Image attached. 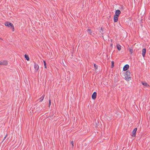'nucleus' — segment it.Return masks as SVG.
Returning a JSON list of instances; mask_svg holds the SVG:
<instances>
[{
    "mask_svg": "<svg viewBox=\"0 0 150 150\" xmlns=\"http://www.w3.org/2000/svg\"><path fill=\"white\" fill-rule=\"evenodd\" d=\"M130 72L129 71H127L125 75V79L127 81H129V79L131 78Z\"/></svg>",
    "mask_w": 150,
    "mask_h": 150,
    "instance_id": "f257e3e1",
    "label": "nucleus"
},
{
    "mask_svg": "<svg viewBox=\"0 0 150 150\" xmlns=\"http://www.w3.org/2000/svg\"><path fill=\"white\" fill-rule=\"evenodd\" d=\"M5 25L6 26H7L8 27H11L13 25L10 22L7 21L5 23Z\"/></svg>",
    "mask_w": 150,
    "mask_h": 150,
    "instance_id": "f03ea898",
    "label": "nucleus"
},
{
    "mask_svg": "<svg viewBox=\"0 0 150 150\" xmlns=\"http://www.w3.org/2000/svg\"><path fill=\"white\" fill-rule=\"evenodd\" d=\"M8 62L6 61H0V65H7Z\"/></svg>",
    "mask_w": 150,
    "mask_h": 150,
    "instance_id": "7ed1b4c3",
    "label": "nucleus"
},
{
    "mask_svg": "<svg viewBox=\"0 0 150 150\" xmlns=\"http://www.w3.org/2000/svg\"><path fill=\"white\" fill-rule=\"evenodd\" d=\"M137 128H135L133 130L132 132V136L133 137H134L136 136V132L137 131Z\"/></svg>",
    "mask_w": 150,
    "mask_h": 150,
    "instance_id": "20e7f679",
    "label": "nucleus"
},
{
    "mask_svg": "<svg viewBox=\"0 0 150 150\" xmlns=\"http://www.w3.org/2000/svg\"><path fill=\"white\" fill-rule=\"evenodd\" d=\"M34 68L36 70V71L38 72L39 69V66L37 64L35 63L34 64Z\"/></svg>",
    "mask_w": 150,
    "mask_h": 150,
    "instance_id": "39448f33",
    "label": "nucleus"
},
{
    "mask_svg": "<svg viewBox=\"0 0 150 150\" xmlns=\"http://www.w3.org/2000/svg\"><path fill=\"white\" fill-rule=\"evenodd\" d=\"M146 48H144L142 50V54L143 57H144L146 53Z\"/></svg>",
    "mask_w": 150,
    "mask_h": 150,
    "instance_id": "423d86ee",
    "label": "nucleus"
},
{
    "mask_svg": "<svg viewBox=\"0 0 150 150\" xmlns=\"http://www.w3.org/2000/svg\"><path fill=\"white\" fill-rule=\"evenodd\" d=\"M97 93L96 92H94L93 93L92 96V99L93 100H95L96 97Z\"/></svg>",
    "mask_w": 150,
    "mask_h": 150,
    "instance_id": "0eeeda50",
    "label": "nucleus"
},
{
    "mask_svg": "<svg viewBox=\"0 0 150 150\" xmlns=\"http://www.w3.org/2000/svg\"><path fill=\"white\" fill-rule=\"evenodd\" d=\"M118 17L119 16H115V15H114L113 18L114 21V22H116L117 21L118 19Z\"/></svg>",
    "mask_w": 150,
    "mask_h": 150,
    "instance_id": "6e6552de",
    "label": "nucleus"
},
{
    "mask_svg": "<svg viewBox=\"0 0 150 150\" xmlns=\"http://www.w3.org/2000/svg\"><path fill=\"white\" fill-rule=\"evenodd\" d=\"M129 66L128 64H126L124 67L123 68V70L124 71H126L129 68Z\"/></svg>",
    "mask_w": 150,
    "mask_h": 150,
    "instance_id": "1a4fd4ad",
    "label": "nucleus"
},
{
    "mask_svg": "<svg viewBox=\"0 0 150 150\" xmlns=\"http://www.w3.org/2000/svg\"><path fill=\"white\" fill-rule=\"evenodd\" d=\"M121 13V12H120V11L119 10V9H117V10H116L115 11V16H119L120 15V14Z\"/></svg>",
    "mask_w": 150,
    "mask_h": 150,
    "instance_id": "9d476101",
    "label": "nucleus"
},
{
    "mask_svg": "<svg viewBox=\"0 0 150 150\" xmlns=\"http://www.w3.org/2000/svg\"><path fill=\"white\" fill-rule=\"evenodd\" d=\"M142 83L143 85L146 86H149V85L145 81H142Z\"/></svg>",
    "mask_w": 150,
    "mask_h": 150,
    "instance_id": "9b49d317",
    "label": "nucleus"
},
{
    "mask_svg": "<svg viewBox=\"0 0 150 150\" xmlns=\"http://www.w3.org/2000/svg\"><path fill=\"white\" fill-rule=\"evenodd\" d=\"M45 96V95L43 94L42 95V96L40 98V102H41L42 101V100H43Z\"/></svg>",
    "mask_w": 150,
    "mask_h": 150,
    "instance_id": "f8f14e48",
    "label": "nucleus"
},
{
    "mask_svg": "<svg viewBox=\"0 0 150 150\" xmlns=\"http://www.w3.org/2000/svg\"><path fill=\"white\" fill-rule=\"evenodd\" d=\"M117 49H118V50H121V46L120 45H119V44L117 45Z\"/></svg>",
    "mask_w": 150,
    "mask_h": 150,
    "instance_id": "ddd939ff",
    "label": "nucleus"
},
{
    "mask_svg": "<svg viewBox=\"0 0 150 150\" xmlns=\"http://www.w3.org/2000/svg\"><path fill=\"white\" fill-rule=\"evenodd\" d=\"M25 57L27 61L29 60L30 58H29V57L28 55L26 54H25Z\"/></svg>",
    "mask_w": 150,
    "mask_h": 150,
    "instance_id": "4468645a",
    "label": "nucleus"
},
{
    "mask_svg": "<svg viewBox=\"0 0 150 150\" xmlns=\"http://www.w3.org/2000/svg\"><path fill=\"white\" fill-rule=\"evenodd\" d=\"M129 51L130 52L131 54H132L133 52V50L132 49L129 48Z\"/></svg>",
    "mask_w": 150,
    "mask_h": 150,
    "instance_id": "2eb2a0df",
    "label": "nucleus"
},
{
    "mask_svg": "<svg viewBox=\"0 0 150 150\" xmlns=\"http://www.w3.org/2000/svg\"><path fill=\"white\" fill-rule=\"evenodd\" d=\"M43 62H44L45 68H47V64H46V62L45 61H44Z\"/></svg>",
    "mask_w": 150,
    "mask_h": 150,
    "instance_id": "dca6fc26",
    "label": "nucleus"
},
{
    "mask_svg": "<svg viewBox=\"0 0 150 150\" xmlns=\"http://www.w3.org/2000/svg\"><path fill=\"white\" fill-rule=\"evenodd\" d=\"M94 66V68L95 69H96L98 68V66L97 65L95 64H93Z\"/></svg>",
    "mask_w": 150,
    "mask_h": 150,
    "instance_id": "f3484780",
    "label": "nucleus"
},
{
    "mask_svg": "<svg viewBox=\"0 0 150 150\" xmlns=\"http://www.w3.org/2000/svg\"><path fill=\"white\" fill-rule=\"evenodd\" d=\"M114 62L112 61L111 62V67L113 68L114 66Z\"/></svg>",
    "mask_w": 150,
    "mask_h": 150,
    "instance_id": "a211bd4d",
    "label": "nucleus"
},
{
    "mask_svg": "<svg viewBox=\"0 0 150 150\" xmlns=\"http://www.w3.org/2000/svg\"><path fill=\"white\" fill-rule=\"evenodd\" d=\"M51 100L50 99L49 100V107H50L51 105Z\"/></svg>",
    "mask_w": 150,
    "mask_h": 150,
    "instance_id": "6ab92c4d",
    "label": "nucleus"
},
{
    "mask_svg": "<svg viewBox=\"0 0 150 150\" xmlns=\"http://www.w3.org/2000/svg\"><path fill=\"white\" fill-rule=\"evenodd\" d=\"M88 32L91 34L92 32H91V29H88Z\"/></svg>",
    "mask_w": 150,
    "mask_h": 150,
    "instance_id": "aec40b11",
    "label": "nucleus"
},
{
    "mask_svg": "<svg viewBox=\"0 0 150 150\" xmlns=\"http://www.w3.org/2000/svg\"><path fill=\"white\" fill-rule=\"evenodd\" d=\"M8 134H6V135L4 137L3 140L2 141V142H3L4 140L7 137V136Z\"/></svg>",
    "mask_w": 150,
    "mask_h": 150,
    "instance_id": "412c9836",
    "label": "nucleus"
},
{
    "mask_svg": "<svg viewBox=\"0 0 150 150\" xmlns=\"http://www.w3.org/2000/svg\"><path fill=\"white\" fill-rule=\"evenodd\" d=\"M11 28H12V30L13 31L14 30V28L13 25L12 26V27H11Z\"/></svg>",
    "mask_w": 150,
    "mask_h": 150,
    "instance_id": "4be33fe9",
    "label": "nucleus"
},
{
    "mask_svg": "<svg viewBox=\"0 0 150 150\" xmlns=\"http://www.w3.org/2000/svg\"><path fill=\"white\" fill-rule=\"evenodd\" d=\"M71 144L72 146V147H73V146H74V143H73V141H72L71 142Z\"/></svg>",
    "mask_w": 150,
    "mask_h": 150,
    "instance_id": "5701e85b",
    "label": "nucleus"
},
{
    "mask_svg": "<svg viewBox=\"0 0 150 150\" xmlns=\"http://www.w3.org/2000/svg\"><path fill=\"white\" fill-rule=\"evenodd\" d=\"M100 29H101V30H103V28H101Z\"/></svg>",
    "mask_w": 150,
    "mask_h": 150,
    "instance_id": "b1692460",
    "label": "nucleus"
},
{
    "mask_svg": "<svg viewBox=\"0 0 150 150\" xmlns=\"http://www.w3.org/2000/svg\"><path fill=\"white\" fill-rule=\"evenodd\" d=\"M0 39L3 40V39L2 38H0Z\"/></svg>",
    "mask_w": 150,
    "mask_h": 150,
    "instance_id": "393cba45",
    "label": "nucleus"
},
{
    "mask_svg": "<svg viewBox=\"0 0 150 150\" xmlns=\"http://www.w3.org/2000/svg\"><path fill=\"white\" fill-rule=\"evenodd\" d=\"M112 44H111V46H112Z\"/></svg>",
    "mask_w": 150,
    "mask_h": 150,
    "instance_id": "a878e982",
    "label": "nucleus"
}]
</instances>
